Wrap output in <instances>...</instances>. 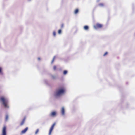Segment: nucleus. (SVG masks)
<instances>
[{
	"instance_id": "nucleus-1",
	"label": "nucleus",
	"mask_w": 135,
	"mask_h": 135,
	"mask_svg": "<svg viewBox=\"0 0 135 135\" xmlns=\"http://www.w3.org/2000/svg\"><path fill=\"white\" fill-rule=\"evenodd\" d=\"M0 101L5 108H9L8 101L7 98L3 97H1L0 98Z\"/></svg>"
},
{
	"instance_id": "nucleus-2",
	"label": "nucleus",
	"mask_w": 135,
	"mask_h": 135,
	"mask_svg": "<svg viewBox=\"0 0 135 135\" xmlns=\"http://www.w3.org/2000/svg\"><path fill=\"white\" fill-rule=\"evenodd\" d=\"M65 91V90L64 88H60L56 90L54 95L55 97L59 96L63 94Z\"/></svg>"
},
{
	"instance_id": "nucleus-3",
	"label": "nucleus",
	"mask_w": 135,
	"mask_h": 135,
	"mask_svg": "<svg viewBox=\"0 0 135 135\" xmlns=\"http://www.w3.org/2000/svg\"><path fill=\"white\" fill-rule=\"evenodd\" d=\"M102 26L103 25L102 24L98 23L94 26V27L95 29H97L101 28Z\"/></svg>"
},
{
	"instance_id": "nucleus-4",
	"label": "nucleus",
	"mask_w": 135,
	"mask_h": 135,
	"mask_svg": "<svg viewBox=\"0 0 135 135\" xmlns=\"http://www.w3.org/2000/svg\"><path fill=\"white\" fill-rule=\"evenodd\" d=\"M56 124V123H54L52 125V126L51 127L49 131V135H51V132L53 130L54 127L55 126Z\"/></svg>"
},
{
	"instance_id": "nucleus-5",
	"label": "nucleus",
	"mask_w": 135,
	"mask_h": 135,
	"mask_svg": "<svg viewBox=\"0 0 135 135\" xmlns=\"http://www.w3.org/2000/svg\"><path fill=\"white\" fill-rule=\"evenodd\" d=\"M1 135H6V127L5 126H4L3 127Z\"/></svg>"
},
{
	"instance_id": "nucleus-6",
	"label": "nucleus",
	"mask_w": 135,
	"mask_h": 135,
	"mask_svg": "<svg viewBox=\"0 0 135 135\" xmlns=\"http://www.w3.org/2000/svg\"><path fill=\"white\" fill-rule=\"evenodd\" d=\"M56 115V112L55 111L52 112L49 115L51 117H55Z\"/></svg>"
},
{
	"instance_id": "nucleus-7",
	"label": "nucleus",
	"mask_w": 135,
	"mask_h": 135,
	"mask_svg": "<svg viewBox=\"0 0 135 135\" xmlns=\"http://www.w3.org/2000/svg\"><path fill=\"white\" fill-rule=\"evenodd\" d=\"M26 119V117H24L20 124V126H22L24 124Z\"/></svg>"
},
{
	"instance_id": "nucleus-8",
	"label": "nucleus",
	"mask_w": 135,
	"mask_h": 135,
	"mask_svg": "<svg viewBox=\"0 0 135 135\" xmlns=\"http://www.w3.org/2000/svg\"><path fill=\"white\" fill-rule=\"evenodd\" d=\"M28 129V128L27 127H26L25 129L21 131V133L22 134H24L25 133Z\"/></svg>"
},
{
	"instance_id": "nucleus-9",
	"label": "nucleus",
	"mask_w": 135,
	"mask_h": 135,
	"mask_svg": "<svg viewBox=\"0 0 135 135\" xmlns=\"http://www.w3.org/2000/svg\"><path fill=\"white\" fill-rule=\"evenodd\" d=\"M61 113L62 115H64L65 114V109L63 107L62 108L61 110Z\"/></svg>"
},
{
	"instance_id": "nucleus-10",
	"label": "nucleus",
	"mask_w": 135,
	"mask_h": 135,
	"mask_svg": "<svg viewBox=\"0 0 135 135\" xmlns=\"http://www.w3.org/2000/svg\"><path fill=\"white\" fill-rule=\"evenodd\" d=\"M89 28V27L88 26H85L84 27V29L85 30H87Z\"/></svg>"
},
{
	"instance_id": "nucleus-11",
	"label": "nucleus",
	"mask_w": 135,
	"mask_h": 135,
	"mask_svg": "<svg viewBox=\"0 0 135 135\" xmlns=\"http://www.w3.org/2000/svg\"><path fill=\"white\" fill-rule=\"evenodd\" d=\"M79 11V10L78 9H76L74 11V13L75 14H76L78 13Z\"/></svg>"
},
{
	"instance_id": "nucleus-12",
	"label": "nucleus",
	"mask_w": 135,
	"mask_h": 135,
	"mask_svg": "<svg viewBox=\"0 0 135 135\" xmlns=\"http://www.w3.org/2000/svg\"><path fill=\"white\" fill-rule=\"evenodd\" d=\"M8 115H6V117H5L6 120L7 121L8 120Z\"/></svg>"
},
{
	"instance_id": "nucleus-13",
	"label": "nucleus",
	"mask_w": 135,
	"mask_h": 135,
	"mask_svg": "<svg viewBox=\"0 0 135 135\" xmlns=\"http://www.w3.org/2000/svg\"><path fill=\"white\" fill-rule=\"evenodd\" d=\"M104 4L103 3H100L99 4V6L101 7L104 6Z\"/></svg>"
},
{
	"instance_id": "nucleus-14",
	"label": "nucleus",
	"mask_w": 135,
	"mask_h": 135,
	"mask_svg": "<svg viewBox=\"0 0 135 135\" xmlns=\"http://www.w3.org/2000/svg\"><path fill=\"white\" fill-rule=\"evenodd\" d=\"M67 71L66 70H64L63 72V74L64 75H65L67 74Z\"/></svg>"
},
{
	"instance_id": "nucleus-15",
	"label": "nucleus",
	"mask_w": 135,
	"mask_h": 135,
	"mask_svg": "<svg viewBox=\"0 0 135 135\" xmlns=\"http://www.w3.org/2000/svg\"><path fill=\"white\" fill-rule=\"evenodd\" d=\"M56 35V33L55 31H54L53 32V35L54 36H55Z\"/></svg>"
},
{
	"instance_id": "nucleus-16",
	"label": "nucleus",
	"mask_w": 135,
	"mask_h": 135,
	"mask_svg": "<svg viewBox=\"0 0 135 135\" xmlns=\"http://www.w3.org/2000/svg\"><path fill=\"white\" fill-rule=\"evenodd\" d=\"M53 69L54 70H55L56 69V66L55 65L53 67Z\"/></svg>"
},
{
	"instance_id": "nucleus-17",
	"label": "nucleus",
	"mask_w": 135,
	"mask_h": 135,
	"mask_svg": "<svg viewBox=\"0 0 135 135\" xmlns=\"http://www.w3.org/2000/svg\"><path fill=\"white\" fill-rule=\"evenodd\" d=\"M55 57L54 56V57H53V58L52 61V62H51V63L52 64L53 62H54V60H55Z\"/></svg>"
},
{
	"instance_id": "nucleus-18",
	"label": "nucleus",
	"mask_w": 135,
	"mask_h": 135,
	"mask_svg": "<svg viewBox=\"0 0 135 135\" xmlns=\"http://www.w3.org/2000/svg\"><path fill=\"white\" fill-rule=\"evenodd\" d=\"M61 32V30H59L58 31V33L59 34H60Z\"/></svg>"
},
{
	"instance_id": "nucleus-19",
	"label": "nucleus",
	"mask_w": 135,
	"mask_h": 135,
	"mask_svg": "<svg viewBox=\"0 0 135 135\" xmlns=\"http://www.w3.org/2000/svg\"><path fill=\"white\" fill-rule=\"evenodd\" d=\"M108 54V52H106L103 55V56H105V55H107Z\"/></svg>"
},
{
	"instance_id": "nucleus-20",
	"label": "nucleus",
	"mask_w": 135,
	"mask_h": 135,
	"mask_svg": "<svg viewBox=\"0 0 135 135\" xmlns=\"http://www.w3.org/2000/svg\"><path fill=\"white\" fill-rule=\"evenodd\" d=\"M64 24L63 23H62L61 25V28H63V27H64Z\"/></svg>"
},
{
	"instance_id": "nucleus-21",
	"label": "nucleus",
	"mask_w": 135,
	"mask_h": 135,
	"mask_svg": "<svg viewBox=\"0 0 135 135\" xmlns=\"http://www.w3.org/2000/svg\"><path fill=\"white\" fill-rule=\"evenodd\" d=\"M38 131H39L38 129H37L35 132V134H37L38 132Z\"/></svg>"
},
{
	"instance_id": "nucleus-22",
	"label": "nucleus",
	"mask_w": 135,
	"mask_h": 135,
	"mask_svg": "<svg viewBox=\"0 0 135 135\" xmlns=\"http://www.w3.org/2000/svg\"><path fill=\"white\" fill-rule=\"evenodd\" d=\"M2 73V68H1L0 67V73Z\"/></svg>"
},
{
	"instance_id": "nucleus-23",
	"label": "nucleus",
	"mask_w": 135,
	"mask_h": 135,
	"mask_svg": "<svg viewBox=\"0 0 135 135\" xmlns=\"http://www.w3.org/2000/svg\"><path fill=\"white\" fill-rule=\"evenodd\" d=\"M40 58H38V59L39 60H40Z\"/></svg>"
}]
</instances>
